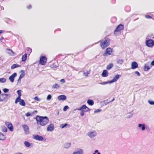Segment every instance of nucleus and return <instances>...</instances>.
I'll use <instances>...</instances> for the list:
<instances>
[{"label":"nucleus","mask_w":154,"mask_h":154,"mask_svg":"<svg viewBox=\"0 0 154 154\" xmlns=\"http://www.w3.org/2000/svg\"><path fill=\"white\" fill-rule=\"evenodd\" d=\"M108 74L109 73L107 70H104L101 74V75L103 77H106L108 76Z\"/></svg>","instance_id":"aec40b11"},{"label":"nucleus","mask_w":154,"mask_h":154,"mask_svg":"<svg viewBox=\"0 0 154 154\" xmlns=\"http://www.w3.org/2000/svg\"><path fill=\"white\" fill-rule=\"evenodd\" d=\"M24 144L27 147H32V146L31 147V143H30L28 141H25L24 142Z\"/></svg>","instance_id":"b1692460"},{"label":"nucleus","mask_w":154,"mask_h":154,"mask_svg":"<svg viewBox=\"0 0 154 154\" xmlns=\"http://www.w3.org/2000/svg\"><path fill=\"white\" fill-rule=\"evenodd\" d=\"M138 67V63L135 62L133 61L131 63V69H135Z\"/></svg>","instance_id":"2eb2a0df"},{"label":"nucleus","mask_w":154,"mask_h":154,"mask_svg":"<svg viewBox=\"0 0 154 154\" xmlns=\"http://www.w3.org/2000/svg\"><path fill=\"white\" fill-rule=\"evenodd\" d=\"M97 134V133L95 131H90L88 132V135L90 137L93 138L95 137Z\"/></svg>","instance_id":"a211bd4d"},{"label":"nucleus","mask_w":154,"mask_h":154,"mask_svg":"<svg viewBox=\"0 0 154 154\" xmlns=\"http://www.w3.org/2000/svg\"><path fill=\"white\" fill-rule=\"evenodd\" d=\"M134 73L136 74L138 76H140V74L138 71H136L134 72Z\"/></svg>","instance_id":"6e6d98bb"},{"label":"nucleus","mask_w":154,"mask_h":154,"mask_svg":"<svg viewBox=\"0 0 154 154\" xmlns=\"http://www.w3.org/2000/svg\"><path fill=\"white\" fill-rule=\"evenodd\" d=\"M7 52L9 54H11L12 53L14 54V53L13 52L12 50L10 49H8L7 50Z\"/></svg>","instance_id":"c03bdc74"},{"label":"nucleus","mask_w":154,"mask_h":154,"mask_svg":"<svg viewBox=\"0 0 154 154\" xmlns=\"http://www.w3.org/2000/svg\"><path fill=\"white\" fill-rule=\"evenodd\" d=\"M2 129V131L4 132H6L7 131V130H8L7 128L6 127H5V126L3 127Z\"/></svg>","instance_id":"09e8293b"},{"label":"nucleus","mask_w":154,"mask_h":154,"mask_svg":"<svg viewBox=\"0 0 154 154\" xmlns=\"http://www.w3.org/2000/svg\"><path fill=\"white\" fill-rule=\"evenodd\" d=\"M116 21V18L115 17H112L111 19V21L113 23H115Z\"/></svg>","instance_id":"79ce46f5"},{"label":"nucleus","mask_w":154,"mask_h":154,"mask_svg":"<svg viewBox=\"0 0 154 154\" xmlns=\"http://www.w3.org/2000/svg\"><path fill=\"white\" fill-rule=\"evenodd\" d=\"M125 10L127 12H128L130 11L131 10L129 6H128L126 7L125 8Z\"/></svg>","instance_id":"49530a36"},{"label":"nucleus","mask_w":154,"mask_h":154,"mask_svg":"<svg viewBox=\"0 0 154 154\" xmlns=\"http://www.w3.org/2000/svg\"><path fill=\"white\" fill-rule=\"evenodd\" d=\"M148 102L150 105H154V101L148 100Z\"/></svg>","instance_id":"de8ad7c7"},{"label":"nucleus","mask_w":154,"mask_h":154,"mask_svg":"<svg viewBox=\"0 0 154 154\" xmlns=\"http://www.w3.org/2000/svg\"><path fill=\"white\" fill-rule=\"evenodd\" d=\"M69 126V125L67 124V123H65L63 124H62L60 126V128H63L65 127H66L67 126Z\"/></svg>","instance_id":"e433bc0d"},{"label":"nucleus","mask_w":154,"mask_h":154,"mask_svg":"<svg viewBox=\"0 0 154 154\" xmlns=\"http://www.w3.org/2000/svg\"><path fill=\"white\" fill-rule=\"evenodd\" d=\"M69 109V107L68 106H65L63 108V111H66L67 109Z\"/></svg>","instance_id":"37998d69"},{"label":"nucleus","mask_w":154,"mask_h":154,"mask_svg":"<svg viewBox=\"0 0 154 154\" xmlns=\"http://www.w3.org/2000/svg\"><path fill=\"white\" fill-rule=\"evenodd\" d=\"M100 84L102 85H105L108 84H111L110 80L106 82H103L99 83Z\"/></svg>","instance_id":"473e14b6"},{"label":"nucleus","mask_w":154,"mask_h":154,"mask_svg":"<svg viewBox=\"0 0 154 154\" xmlns=\"http://www.w3.org/2000/svg\"><path fill=\"white\" fill-rule=\"evenodd\" d=\"M81 112H80V115L82 116H83L84 115V112H85L84 111H83V110H81Z\"/></svg>","instance_id":"680f3d73"},{"label":"nucleus","mask_w":154,"mask_h":154,"mask_svg":"<svg viewBox=\"0 0 154 154\" xmlns=\"http://www.w3.org/2000/svg\"><path fill=\"white\" fill-rule=\"evenodd\" d=\"M130 114L127 116L126 117V118H128V119H129V118H130L132 117V116H133V114L131 113V112H130Z\"/></svg>","instance_id":"5fc2aeb1"},{"label":"nucleus","mask_w":154,"mask_h":154,"mask_svg":"<svg viewBox=\"0 0 154 154\" xmlns=\"http://www.w3.org/2000/svg\"><path fill=\"white\" fill-rule=\"evenodd\" d=\"M27 54L26 53L24 54L22 56L21 61L22 62L25 61L27 59Z\"/></svg>","instance_id":"4be33fe9"},{"label":"nucleus","mask_w":154,"mask_h":154,"mask_svg":"<svg viewBox=\"0 0 154 154\" xmlns=\"http://www.w3.org/2000/svg\"><path fill=\"white\" fill-rule=\"evenodd\" d=\"M101 110H102L101 109H98L96 110H95L94 111V113H97L99 112H100Z\"/></svg>","instance_id":"052dcab7"},{"label":"nucleus","mask_w":154,"mask_h":154,"mask_svg":"<svg viewBox=\"0 0 154 154\" xmlns=\"http://www.w3.org/2000/svg\"><path fill=\"white\" fill-rule=\"evenodd\" d=\"M146 39L154 40V34H148L146 37Z\"/></svg>","instance_id":"412c9836"},{"label":"nucleus","mask_w":154,"mask_h":154,"mask_svg":"<svg viewBox=\"0 0 154 154\" xmlns=\"http://www.w3.org/2000/svg\"><path fill=\"white\" fill-rule=\"evenodd\" d=\"M27 51L28 54L29 55L32 51V49L30 48H28L27 49Z\"/></svg>","instance_id":"a19ab883"},{"label":"nucleus","mask_w":154,"mask_h":154,"mask_svg":"<svg viewBox=\"0 0 154 154\" xmlns=\"http://www.w3.org/2000/svg\"><path fill=\"white\" fill-rule=\"evenodd\" d=\"M97 44V43H95L93 44L92 45H90L88 47H87L85 48L82 51H85L86 50L88 49L89 48H91V47H92L94 45L96 44Z\"/></svg>","instance_id":"4c0bfd02"},{"label":"nucleus","mask_w":154,"mask_h":154,"mask_svg":"<svg viewBox=\"0 0 154 154\" xmlns=\"http://www.w3.org/2000/svg\"><path fill=\"white\" fill-rule=\"evenodd\" d=\"M52 98V96L51 94H48L47 97V100H50Z\"/></svg>","instance_id":"a18cd8bd"},{"label":"nucleus","mask_w":154,"mask_h":154,"mask_svg":"<svg viewBox=\"0 0 154 154\" xmlns=\"http://www.w3.org/2000/svg\"><path fill=\"white\" fill-rule=\"evenodd\" d=\"M60 87V86L58 84L56 83L52 87L53 89H55L59 88Z\"/></svg>","instance_id":"2f4dec72"},{"label":"nucleus","mask_w":154,"mask_h":154,"mask_svg":"<svg viewBox=\"0 0 154 154\" xmlns=\"http://www.w3.org/2000/svg\"><path fill=\"white\" fill-rule=\"evenodd\" d=\"M50 67L51 68H55L57 66L55 64H51L50 65Z\"/></svg>","instance_id":"ea45409f"},{"label":"nucleus","mask_w":154,"mask_h":154,"mask_svg":"<svg viewBox=\"0 0 154 154\" xmlns=\"http://www.w3.org/2000/svg\"><path fill=\"white\" fill-rule=\"evenodd\" d=\"M21 99V97H18L16 98L15 100V103L16 104L18 102H20V100Z\"/></svg>","instance_id":"f704fd0d"},{"label":"nucleus","mask_w":154,"mask_h":154,"mask_svg":"<svg viewBox=\"0 0 154 154\" xmlns=\"http://www.w3.org/2000/svg\"><path fill=\"white\" fill-rule=\"evenodd\" d=\"M93 154H101V153L99 152L98 150H95Z\"/></svg>","instance_id":"8fccbe9b"},{"label":"nucleus","mask_w":154,"mask_h":154,"mask_svg":"<svg viewBox=\"0 0 154 154\" xmlns=\"http://www.w3.org/2000/svg\"><path fill=\"white\" fill-rule=\"evenodd\" d=\"M150 63L149 62H148L145 64L143 67L144 71H148L151 68L152 66H150Z\"/></svg>","instance_id":"9d476101"},{"label":"nucleus","mask_w":154,"mask_h":154,"mask_svg":"<svg viewBox=\"0 0 154 154\" xmlns=\"http://www.w3.org/2000/svg\"><path fill=\"white\" fill-rule=\"evenodd\" d=\"M87 103L89 105L91 106L94 104V102L92 100L88 99L87 101Z\"/></svg>","instance_id":"5701e85b"},{"label":"nucleus","mask_w":154,"mask_h":154,"mask_svg":"<svg viewBox=\"0 0 154 154\" xmlns=\"http://www.w3.org/2000/svg\"><path fill=\"white\" fill-rule=\"evenodd\" d=\"M6 81V79L5 78H0V82L1 83H5Z\"/></svg>","instance_id":"58836bf2"},{"label":"nucleus","mask_w":154,"mask_h":154,"mask_svg":"<svg viewBox=\"0 0 154 154\" xmlns=\"http://www.w3.org/2000/svg\"><path fill=\"white\" fill-rule=\"evenodd\" d=\"M47 58L45 56H41L39 59V64L41 65H45L47 62Z\"/></svg>","instance_id":"423d86ee"},{"label":"nucleus","mask_w":154,"mask_h":154,"mask_svg":"<svg viewBox=\"0 0 154 154\" xmlns=\"http://www.w3.org/2000/svg\"><path fill=\"white\" fill-rule=\"evenodd\" d=\"M22 127L23 128L25 133L26 134H29V127L26 125L24 124L22 125Z\"/></svg>","instance_id":"dca6fc26"},{"label":"nucleus","mask_w":154,"mask_h":154,"mask_svg":"<svg viewBox=\"0 0 154 154\" xmlns=\"http://www.w3.org/2000/svg\"><path fill=\"white\" fill-rule=\"evenodd\" d=\"M117 64L122 65L124 62V60L122 59H118L117 61Z\"/></svg>","instance_id":"7c9ffc66"},{"label":"nucleus","mask_w":154,"mask_h":154,"mask_svg":"<svg viewBox=\"0 0 154 154\" xmlns=\"http://www.w3.org/2000/svg\"><path fill=\"white\" fill-rule=\"evenodd\" d=\"M113 66V64L112 63H110L109 65H108L106 67V69L109 70Z\"/></svg>","instance_id":"a878e982"},{"label":"nucleus","mask_w":154,"mask_h":154,"mask_svg":"<svg viewBox=\"0 0 154 154\" xmlns=\"http://www.w3.org/2000/svg\"><path fill=\"white\" fill-rule=\"evenodd\" d=\"M17 73L15 72L11 75L9 78V80L11 82H13L15 78L17 76Z\"/></svg>","instance_id":"4468645a"},{"label":"nucleus","mask_w":154,"mask_h":154,"mask_svg":"<svg viewBox=\"0 0 154 154\" xmlns=\"http://www.w3.org/2000/svg\"><path fill=\"white\" fill-rule=\"evenodd\" d=\"M25 116L27 117H29L31 116H32V113L30 112H28L26 114Z\"/></svg>","instance_id":"603ef678"},{"label":"nucleus","mask_w":154,"mask_h":154,"mask_svg":"<svg viewBox=\"0 0 154 154\" xmlns=\"http://www.w3.org/2000/svg\"><path fill=\"white\" fill-rule=\"evenodd\" d=\"M54 125L53 124L51 123L48 126L47 128V130L48 131L51 132L53 131L54 130Z\"/></svg>","instance_id":"f8f14e48"},{"label":"nucleus","mask_w":154,"mask_h":154,"mask_svg":"<svg viewBox=\"0 0 154 154\" xmlns=\"http://www.w3.org/2000/svg\"><path fill=\"white\" fill-rule=\"evenodd\" d=\"M34 99L35 100H36L38 101H39L41 100V99L38 98V96L35 97H34Z\"/></svg>","instance_id":"3c124183"},{"label":"nucleus","mask_w":154,"mask_h":154,"mask_svg":"<svg viewBox=\"0 0 154 154\" xmlns=\"http://www.w3.org/2000/svg\"><path fill=\"white\" fill-rule=\"evenodd\" d=\"M124 28V26L123 24H120L114 30V35H116L117 32H119L121 30H123Z\"/></svg>","instance_id":"6e6552de"},{"label":"nucleus","mask_w":154,"mask_h":154,"mask_svg":"<svg viewBox=\"0 0 154 154\" xmlns=\"http://www.w3.org/2000/svg\"><path fill=\"white\" fill-rule=\"evenodd\" d=\"M21 79H20V78H19L17 80L18 82L17 83V85L21 83Z\"/></svg>","instance_id":"13d9d810"},{"label":"nucleus","mask_w":154,"mask_h":154,"mask_svg":"<svg viewBox=\"0 0 154 154\" xmlns=\"http://www.w3.org/2000/svg\"><path fill=\"white\" fill-rule=\"evenodd\" d=\"M138 126L142 131H144L146 129L149 130V127L144 123H139L138 125Z\"/></svg>","instance_id":"20e7f679"},{"label":"nucleus","mask_w":154,"mask_h":154,"mask_svg":"<svg viewBox=\"0 0 154 154\" xmlns=\"http://www.w3.org/2000/svg\"><path fill=\"white\" fill-rule=\"evenodd\" d=\"M145 43L147 47L152 48L154 46V40L146 39Z\"/></svg>","instance_id":"7ed1b4c3"},{"label":"nucleus","mask_w":154,"mask_h":154,"mask_svg":"<svg viewBox=\"0 0 154 154\" xmlns=\"http://www.w3.org/2000/svg\"><path fill=\"white\" fill-rule=\"evenodd\" d=\"M21 72L22 73L20 75L19 77L20 79H22L25 75V74L24 72V71L23 70H21Z\"/></svg>","instance_id":"cd10ccee"},{"label":"nucleus","mask_w":154,"mask_h":154,"mask_svg":"<svg viewBox=\"0 0 154 154\" xmlns=\"http://www.w3.org/2000/svg\"><path fill=\"white\" fill-rule=\"evenodd\" d=\"M22 91L21 90H18L17 91V93L18 95V97H21V96Z\"/></svg>","instance_id":"c9c22d12"},{"label":"nucleus","mask_w":154,"mask_h":154,"mask_svg":"<svg viewBox=\"0 0 154 154\" xmlns=\"http://www.w3.org/2000/svg\"><path fill=\"white\" fill-rule=\"evenodd\" d=\"M78 110H83L85 112H88L90 110V109L87 107L85 105H83L80 108L77 109Z\"/></svg>","instance_id":"1a4fd4ad"},{"label":"nucleus","mask_w":154,"mask_h":154,"mask_svg":"<svg viewBox=\"0 0 154 154\" xmlns=\"http://www.w3.org/2000/svg\"><path fill=\"white\" fill-rule=\"evenodd\" d=\"M71 143H65L64 145V148L67 149L70 147Z\"/></svg>","instance_id":"c85d7f7f"},{"label":"nucleus","mask_w":154,"mask_h":154,"mask_svg":"<svg viewBox=\"0 0 154 154\" xmlns=\"http://www.w3.org/2000/svg\"><path fill=\"white\" fill-rule=\"evenodd\" d=\"M121 75L117 74L112 79L110 80L111 83L116 82L121 77Z\"/></svg>","instance_id":"ddd939ff"},{"label":"nucleus","mask_w":154,"mask_h":154,"mask_svg":"<svg viewBox=\"0 0 154 154\" xmlns=\"http://www.w3.org/2000/svg\"><path fill=\"white\" fill-rule=\"evenodd\" d=\"M60 82H61L62 84H63L65 82V80L64 79H62L60 80Z\"/></svg>","instance_id":"e2e57ef3"},{"label":"nucleus","mask_w":154,"mask_h":154,"mask_svg":"<svg viewBox=\"0 0 154 154\" xmlns=\"http://www.w3.org/2000/svg\"><path fill=\"white\" fill-rule=\"evenodd\" d=\"M6 98L4 94H1L0 95V101H3Z\"/></svg>","instance_id":"393cba45"},{"label":"nucleus","mask_w":154,"mask_h":154,"mask_svg":"<svg viewBox=\"0 0 154 154\" xmlns=\"http://www.w3.org/2000/svg\"><path fill=\"white\" fill-rule=\"evenodd\" d=\"M3 92L5 93H6L9 91V89L8 88H5L3 90Z\"/></svg>","instance_id":"864d4df0"},{"label":"nucleus","mask_w":154,"mask_h":154,"mask_svg":"<svg viewBox=\"0 0 154 154\" xmlns=\"http://www.w3.org/2000/svg\"><path fill=\"white\" fill-rule=\"evenodd\" d=\"M88 74L89 73L88 72H85L84 73V75L86 76H88Z\"/></svg>","instance_id":"338daca9"},{"label":"nucleus","mask_w":154,"mask_h":154,"mask_svg":"<svg viewBox=\"0 0 154 154\" xmlns=\"http://www.w3.org/2000/svg\"><path fill=\"white\" fill-rule=\"evenodd\" d=\"M5 124L10 131H13V126L11 122H5Z\"/></svg>","instance_id":"9b49d317"},{"label":"nucleus","mask_w":154,"mask_h":154,"mask_svg":"<svg viewBox=\"0 0 154 154\" xmlns=\"http://www.w3.org/2000/svg\"><path fill=\"white\" fill-rule=\"evenodd\" d=\"M145 17L147 19L152 18V17L149 15H146L145 16Z\"/></svg>","instance_id":"bf43d9fd"},{"label":"nucleus","mask_w":154,"mask_h":154,"mask_svg":"<svg viewBox=\"0 0 154 154\" xmlns=\"http://www.w3.org/2000/svg\"><path fill=\"white\" fill-rule=\"evenodd\" d=\"M150 66H154V60L151 62Z\"/></svg>","instance_id":"0e129e2a"},{"label":"nucleus","mask_w":154,"mask_h":154,"mask_svg":"<svg viewBox=\"0 0 154 154\" xmlns=\"http://www.w3.org/2000/svg\"><path fill=\"white\" fill-rule=\"evenodd\" d=\"M32 8V6L31 5H29V6H27V8L28 9H30Z\"/></svg>","instance_id":"774afa93"},{"label":"nucleus","mask_w":154,"mask_h":154,"mask_svg":"<svg viewBox=\"0 0 154 154\" xmlns=\"http://www.w3.org/2000/svg\"><path fill=\"white\" fill-rule=\"evenodd\" d=\"M107 100H106L104 101V103L105 105H106L109 103L108 102H107Z\"/></svg>","instance_id":"69168bd1"},{"label":"nucleus","mask_w":154,"mask_h":154,"mask_svg":"<svg viewBox=\"0 0 154 154\" xmlns=\"http://www.w3.org/2000/svg\"><path fill=\"white\" fill-rule=\"evenodd\" d=\"M19 65L17 64H14L12 65L11 67V69H13L17 67H19Z\"/></svg>","instance_id":"72a5a7b5"},{"label":"nucleus","mask_w":154,"mask_h":154,"mask_svg":"<svg viewBox=\"0 0 154 154\" xmlns=\"http://www.w3.org/2000/svg\"><path fill=\"white\" fill-rule=\"evenodd\" d=\"M113 52V49L110 47H108L106 49L105 53L103 54V55L104 56L110 55L112 54Z\"/></svg>","instance_id":"39448f33"},{"label":"nucleus","mask_w":154,"mask_h":154,"mask_svg":"<svg viewBox=\"0 0 154 154\" xmlns=\"http://www.w3.org/2000/svg\"><path fill=\"white\" fill-rule=\"evenodd\" d=\"M57 99L59 101H63L66 100L67 97L64 95H61L58 97Z\"/></svg>","instance_id":"f3484780"},{"label":"nucleus","mask_w":154,"mask_h":154,"mask_svg":"<svg viewBox=\"0 0 154 154\" xmlns=\"http://www.w3.org/2000/svg\"><path fill=\"white\" fill-rule=\"evenodd\" d=\"M35 119L38 125L41 126H44L46 125L49 122V119L46 116H36Z\"/></svg>","instance_id":"f257e3e1"},{"label":"nucleus","mask_w":154,"mask_h":154,"mask_svg":"<svg viewBox=\"0 0 154 154\" xmlns=\"http://www.w3.org/2000/svg\"><path fill=\"white\" fill-rule=\"evenodd\" d=\"M33 138L36 140L45 141L46 140V139L42 136L39 135L38 134H36L34 135L33 137Z\"/></svg>","instance_id":"0eeeda50"},{"label":"nucleus","mask_w":154,"mask_h":154,"mask_svg":"<svg viewBox=\"0 0 154 154\" xmlns=\"http://www.w3.org/2000/svg\"><path fill=\"white\" fill-rule=\"evenodd\" d=\"M37 112V111L36 110H34L31 113L32 116L36 114Z\"/></svg>","instance_id":"4d7b16f0"},{"label":"nucleus","mask_w":154,"mask_h":154,"mask_svg":"<svg viewBox=\"0 0 154 154\" xmlns=\"http://www.w3.org/2000/svg\"><path fill=\"white\" fill-rule=\"evenodd\" d=\"M6 139V137L2 133L0 132V140H4Z\"/></svg>","instance_id":"bb28decb"},{"label":"nucleus","mask_w":154,"mask_h":154,"mask_svg":"<svg viewBox=\"0 0 154 154\" xmlns=\"http://www.w3.org/2000/svg\"><path fill=\"white\" fill-rule=\"evenodd\" d=\"M72 154H83V151L82 149L78 148L76 151L74 152Z\"/></svg>","instance_id":"6ab92c4d"},{"label":"nucleus","mask_w":154,"mask_h":154,"mask_svg":"<svg viewBox=\"0 0 154 154\" xmlns=\"http://www.w3.org/2000/svg\"><path fill=\"white\" fill-rule=\"evenodd\" d=\"M19 104L22 106H25L26 105V103L24 100L23 99L20 100V102H19Z\"/></svg>","instance_id":"c756f323"},{"label":"nucleus","mask_w":154,"mask_h":154,"mask_svg":"<svg viewBox=\"0 0 154 154\" xmlns=\"http://www.w3.org/2000/svg\"><path fill=\"white\" fill-rule=\"evenodd\" d=\"M100 46L101 47L102 49H104L105 48L107 47L110 44V39L107 37H105L104 40H101L97 42V43L100 42Z\"/></svg>","instance_id":"f03ea898"}]
</instances>
